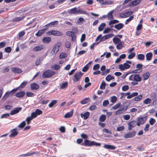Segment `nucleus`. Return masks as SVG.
I'll list each match as a JSON object with an SVG mask.
<instances>
[{"label":"nucleus","instance_id":"f257e3e1","mask_svg":"<svg viewBox=\"0 0 157 157\" xmlns=\"http://www.w3.org/2000/svg\"><path fill=\"white\" fill-rule=\"evenodd\" d=\"M128 79L129 81H132L131 84L134 86L137 85L138 82L141 81L142 78L139 74H135L130 75Z\"/></svg>","mask_w":157,"mask_h":157},{"label":"nucleus","instance_id":"f03ea898","mask_svg":"<svg viewBox=\"0 0 157 157\" xmlns=\"http://www.w3.org/2000/svg\"><path fill=\"white\" fill-rule=\"evenodd\" d=\"M132 62L130 61H126L123 64H121L119 65L118 68L121 71H124L129 69L130 67L129 64H131Z\"/></svg>","mask_w":157,"mask_h":157},{"label":"nucleus","instance_id":"7ed1b4c3","mask_svg":"<svg viewBox=\"0 0 157 157\" xmlns=\"http://www.w3.org/2000/svg\"><path fill=\"white\" fill-rule=\"evenodd\" d=\"M82 145H84L85 146H88L90 147L93 145L95 146H100L101 145V144L100 143H97L95 141H91L87 140H85L84 143L82 144Z\"/></svg>","mask_w":157,"mask_h":157},{"label":"nucleus","instance_id":"20e7f679","mask_svg":"<svg viewBox=\"0 0 157 157\" xmlns=\"http://www.w3.org/2000/svg\"><path fill=\"white\" fill-rule=\"evenodd\" d=\"M55 72L50 70H47L44 72L42 76L44 78H49L53 76Z\"/></svg>","mask_w":157,"mask_h":157},{"label":"nucleus","instance_id":"39448f33","mask_svg":"<svg viewBox=\"0 0 157 157\" xmlns=\"http://www.w3.org/2000/svg\"><path fill=\"white\" fill-rule=\"evenodd\" d=\"M61 44L60 42H58L53 48L51 52V53L52 55L56 54L59 51V47Z\"/></svg>","mask_w":157,"mask_h":157},{"label":"nucleus","instance_id":"423d86ee","mask_svg":"<svg viewBox=\"0 0 157 157\" xmlns=\"http://www.w3.org/2000/svg\"><path fill=\"white\" fill-rule=\"evenodd\" d=\"M47 35H53L54 36H61L63 35V33L59 31L51 30L47 32Z\"/></svg>","mask_w":157,"mask_h":157},{"label":"nucleus","instance_id":"0eeeda50","mask_svg":"<svg viewBox=\"0 0 157 157\" xmlns=\"http://www.w3.org/2000/svg\"><path fill=\"white\" fill-rule=\"evenodd\" d=\"M127 107L125 106H121L117 110L115 113L117 115L121 114L123 113L127 109Z\"/></svg>","mask_w":157,"mask_h":157},{"label":"nucleus","instance_id":"6e6552de","mask_svg":"<svg viewBox=\"0 0 157 157\" xmlns=\"http://www.w3.org/2000/svg\"><path fill=\"white\" fill-rule=\"evenodd\" d=\"M83 74L81 72H79L76 73L74 75L73 80L74 82H77L78 81Z\"/></svg>","mask_w":157,"mask_h":157},{"label":"nucleus","instance_id":"1a4fd4ad","mask_svg":"<svg viewBox=\"0 0 157 157\" xmlns=\"http://www.w3.org/2000/svg\"><path fill=\"white\" fill-rule=\"evenodd\" d=\"M18 88H16L13 89L11 91L7 92L4 95L3 97L2 98V99L4 100H5L6 98L8 97L10 95H12L15 92L18 90Z\"/></svg>","mask_w":157,"mask_h":157},{"label":"nucleus","instance_id":"9d476101","mask_svg":"<svg viewBox=\"0 0 157 157\" xmlns=\"http://www.w3.org/2000/svg\"><path fill=\"white\" fill-rule=\"evenodd\" d=\"M37 116L36 112H34L31 113V116L27 118L26 120V121L27 122V124H29L30 121L34 118L36 117Z\"/></svg>","mask_w":157,"mask_h":157},{"label":"nucleus","instance_id":"9b49d317","mask_svg":"<svg viewBox=\"0 0 157 157\" xmlns=\"http://www.w3.org/2000/svg\"><path fill=\"white\" fill-rule=\"evenodd\" d=\"M45 48L44 45L40 44L34 47L33 49V51L35 52H40Z\"/></svg>","mask_w":157,"mask_h":157},{"label":"nucleus","instance_id":"f8f14e48","mask_svg":"<svg viewBox=\"0 0 157 157\" xmlns=\"http://www.w3.org/2000/svg\"><path fill=\"white\" fill-rule=\"evenodd\" d=\"M66 34L67 36L71 37V40L72 41H75L76 36L74 32L71 31H68L66 32Z\"/></svg>","mask_w":157,"mask_h":157},{"label":"nucleus","instance_id":"ddd939ff","mask_svg":"<svg viewBox=\"0 0 157 157\" xmlns=\"http://www.w3.org/2000/svg\"><path fill=\"white\" fill-rule=\"evenodd\" d=\"M137 122L136 121H132L128 123V129L131 130L132 128H134L136 125Z\"/></svg>","mask_w":157,"mask_h":157},{"label":"nucleus","instance_id":"4468645a","mask_svg":"<svg viewBox=\"0 0 157 157\" xmlns=\"http://www.w3.org/2000/svg\"><path fill=\"white\" fill-rule=\"evenodd\" d=\"M133 13V12L132 11L126 12L122 13L121 15V16L123 18L127 17L132 15Z\"/></svg>","mask_w":157,"mask_h":157},{"label":"nucleus","instance_id":"2eb2a0df","mask_svg":"<svg viewBox=\"0 0 157 157\" xmlns=\"http://www.w3.org/2000/svg\"><path fill=\"white\" fill-rule=\"evenodd\" d=\"M136 133L134 131H132L125 135L124 137L125 138H132L135 136Z\"/></svg>","mask_w":157,"mask_h":157},{"label":"nucleus","instance_id":"dca6fc26","mask_svg":"<svg viewBox=\"0 0 157 157\" xmlns=\"http://www.w3.org/2000/svg\"><path fill=\"white\" fill-rule=\"evenodd\" d=\"M78 9L76 8H74L67 10L68 13L71 14H78Z\"/></svg>","mask_w":157,"mask_h":157},{"label":"nucleus","instance_id":"f3484780","mask_svg":"<svg viewBox=\"0 0 157 157\" xmlns=\"http://www.w3.org/2000/svg\"><path fill=\"white\" fill-rule=\"evenodd\" d=\"M141 1V0H134L129 3V6H136L138 5L140 2Z\"/></svg>","mask_w":157,"mask_h":157},{"label":"nucleus","instance_id":"a211bd4d","mask_svg":"<svg viewBox=\"0 0 157 157\" xmlns=\"http://www.w3.org/2000/svg\"><path fill=\"white\" fill-rule=\"evenodd\" d=\"M18 134L17 131L16 129H14L12 130L11 131V133L9 136L10 137H12L17 136Z\"/></svg>","mask_w":157,"mask_h":157},{"label":"nucleus","instance_id":"6ab92c4d","mask_svg":"<svg viewBox=\"0 0 157 157\" xmlns=\"http://www.w3.org/2000/svg\"><path fill=\"white\" fill-rule=\"evenodd\" d=\"M58 24V21H55L51 22L45 25V26H50V27H53L56 25Z\"/></svg>","mask_w":157,"mask_h":157},{"label":"nucleus","instance_id":"aec40b11","mask_svg":"<svg viewBox=\"0 0 157 157\" xmlns=\"http://www.w3.org/2000/svg\"><path fill=\"white\" fill-rule=\"evenodd\" d=\"M103 147L108 149L110 150H113L116 148L114 146L107 144H105L103 146Z\"/></svg>","mask_w":157,"mask_h":157},{"label":"nucleus","instance_id":"412c9836","mask_svg":"<svg viewBox=\"0 0 157 157\" xmlns=\"http://www.w3.org/2000/svg\"><path fill=\"white\" fill-rule=\"evenodd\" d=\"M90 113L88 112H86L85 113H82L81 114V117L82 118H83L84 120L87 119L90 116Z\"/></svg>","mask_w":157,"mask_h":157},{"label":"nucleus","instance_id":"4be33fe9","mask_svg":"<svg viewBox=\"0 0 157 157\" xmlns=\"http://www.w3.org/2000/svg\"><path fill=\"white\" fill-rule=\"evenodd\" d=\"M51 38L49 37H44L42 39V42L45 44L49 43L51 41Z\"/></svg>","mask_w":157,"mask_h":157},{"label":"nucleus","instance_id":"5701e85b","mask_svg":"<svg viewBox=\"0 0 157 157\" xmlns=\"http://www.w3.org/2000/svg\"><path fill=\"white\" fill-rule=\"evenodd\" d=\"M124 47V43L122 41L118 43L116 45V48L117 49L120 50Z\"/></svg>","mask_w":157,"mask_h":157},{"label":"nucleus","instance_id":"b1692460","mask_svg":"<svg viewBox=\"0 0 157 157\" xmlns=\"http://www.w3.org/2000/svg\"><path fill=\"white\" fill-rule=\"evenodd\" d=\"M113 43L115 44H118L121 41L120 39L117 38V36H115L113 38Z\"/></svg>","mask_w":157,"mask_h":157},{"label":"nucleus","instance_id":"393cba45","mask_svg":"<svg viewBox=\"0 0 157 157\" xmlns=\"http://www.w3.org/2000/svg\"><path fill=\"white\" fill-rule=\"evenodd\" d=\"M30 87L32 90H37L39 88V86L36 83H33L31 84Z\"/></svg>","mask_w":157,"mask_h":157},{"label":"nucleus","instance_id":"a878e982","mask_svg":"<svg viewBox=\"0 0 157 157\" xmlns=\"http://www.w3.org/2000/svg\"><path fill=\"white\" fill-rule=\"evenodd\" d=\"M78 14H87L88 15V13L86 11L83 9H78Z\"/></svg>","mask_w":157,"mask_h":157},{"label":"nucleus","instance_id":"bb28decb","mask_svg":"<svg viewBox=\"0 0 157 157\" xmlns=\"http://www.w3.org/2000/svg\"><path fill=\"white\" fill-rule=\"evenodd\" d=\"M124 25L122 23H119L118 24L115 25L114 26V28L117 30H120L123 28Z\"/></svg>","mask_w":157,"mask_h":157},{"label":"nucleus","instance_id":"cd10ccee","mask_svg":"<svg viewBox=\"0 0 157 157\" xmlns=\"http://www.w3.org/2000/svg\"><path fill=\"white\" fill-rule=\"evenodd\" d=\"M150 74L149 72H147L144 73L142 76L145 80H147L150 76Z\"/></svg>","mask_w":157,"mask_h":157},{"label":"nucleus","instance_id":"c85d7f7f","mask_svg":"<svg viewBox=\"0 0 157 157\" xmlns=\"http://www.w3.org/2000/svg\"><path fill=\"white\" fill-rule=\"evenodd\" d=\"M146 60L147 61H150L151 59L152 54L151 52L148 53L146 54Z\"/></svg>","mask_w":157,"mask_h":157},{"label":"nucleus","instance_id":"c756f323","mask_svg":"<svg viewBox=\"0 0 157 157\" xmlns=\"http://www.w3.org/2000/svg\"><path fill=\"white\" fill-rule=\"evenodd\" d=\"M19 110H20V107L17 108L15 109H14V110L11 111L10 112V114L11 115H14V114H16L17 113H18Z\"/></svg>","mask_w":157,"mask_h":157},{"label":"nucleus","instance_id":"7c9ffc66","mask_svg":"<svg viewBox=\"0 0 157 157\" xmlns=\"http://www.w3.org/2000/svg\"><path fill=\"white\" fill-rule=\"evenodd\" d=\"M113 10L111 11L107 14V17L109 20L112 19L113 18Z\"/></svg>","mask_w":157,"mask_h":157},{"label":"nucleus","instance_id":"2f4dec72","mask_svg":"<svg viewBox=\"0 0 157 157\" xmlns=\"http://www.w3.org/2000/svg\"><path fill=\"white\" fill-rule=\"evenodd\" d=\"M68 86V82H66L62 83L61 85L60 86V87L59 89H64L66 88Z\"/></svg>","mask_w":157,"mask_h":157},{"label":"nucleus","instance_id":"473e14b6","mask_svg":"<svg viewBox=\"0 0 157 157\" xmlns=\"http://www.w3.org/2000/svg\"><path fill=\"white\" fill-rule=\"evenodd\" d=\"M150 97L151 100L157 99V95H156V93L154 92L151 93L150 94Z\"/></svg>","mask_w":157,"mask_h":157},{"label":"nucleus","instance_id":"72a5a7b5","mask_svg":"<svg viewBox=\"0 0 157 157\" xmlns=\"http://www.w3.org/2000/svg\"><path fill=\"white\" fill-rule=\"evenodd\" d=\"M119 21L117 20H112L109 22V25L111 26V27H113V26L111 25L117 23Z\"/></svg>","mask_w":157,"mask_h":157},{"label":"nucleus","instance_id":"f704fd0d","mask_svg":"<svg viewBox=\"0 0 157 157\" xmlns=\"http://www.w3.org/2000/svg\"><path fill=\"white\" fill-rule=\"evenodd\" d=\"M90 101V99L89 98H86L83 100H82L80 101V103L82 104H85L88 103Z\"/></svg>","mask_w":157,"mask_h":157},{"label":"nucleus","instance_id":"c9c22d12","mask_svg":"<svg viewBox=\"0 0 157 157\" xmlns=\"http://www.w3.org/2000/svg\"><path fill=\"white\" fill-rule=\"evenodd\" d=\"M145 118L144 117H140L138 118V121L141 124H143L145 122Z\"/></svg>","mask_w":157,"mask_h":157},{"label":"nucleus","instance_id":"e433bc0d","mask_svg":"<svg viewBox=\"0 0 157 157\" xmlns=\"http://www.w3.org/2000/svg\"><path fill=\"white\" fill-rule=\"evenodd\" d=\"M105 23H101L98 28V31H102L104 29V27L105 26Z\"/></svg>","mask_w":157,"mask_h":157},{"label":"nucleus","instance_id":"4c0bfd02","mask_svg":"<svg viewBox=\"0 0 157 157\" xmlns=\"http://www.w3.org/2000/svg\"><path fill=\"white\" fill-rule=\"evenodd\" d=\"M114 77L110 75H108L105 78V80L108 82H109L111 80L113 79Z\"/></svg>","mask_w":157,"mask_h":157},{"label":"nucleus","instance_id":"58836bf2","mask_svg":"<svg viewBox=\"0 0 157 157\" xmlns=\"http://www.w3.org/2000/svg\"><path fill=\"white\" fill-rule=\"evenodd\" d=\"M137 59L139 60H143L144 59L145 56L143 54H139L137 56Z\"/></svg>","mask_w":157,"mask_h":157},{"label":"nucleus","instance_id":"ea45409f","mask_svg":"<svg viewBox=\"0 0 157 157\" xmlns=\"http://www.w3.org/2000/svg\"><path fill=\"white\" fill-rule=\"evenodd\" d=\"M51 68L54 70H58L60 69V66L59 64H55L51 66Z\"/></svg>","mask_w":157,"mask_h":157},{"label":"nucleus","instance_id":"a19ab883","mask_svg":"<svg viewBox=\"0 0 157 157\" xmlns=\"http://www.w3.org/2000/svg\"><path fill=\"white\" fill-rule=\"evenodd\" d=\"M43 58L42 57L40 58L36 59V65L38 66L40 65L43 60Z\"/></svg>","mask_w":157,"mask_h":157},{"label":"nucleus","instance_id":"79ce46f5","mask_svg":"<svg viewBox=\"0 0 157 157\" xmlns=\"http://www.w3.org/2000/svg\"><path fill=\"white\" fill-rule=\"evenodd\" d=\"M151 100L150 98H147L145 99L143 101V103L146 105L150 104L151 102Z\"/></svg>","mask_w":157,"mask_h":157},{"label":"nucleus","instance_id":"37998d69","mask_svg":"<svg viewBox=\"0 0 157 157\" xmlns=\"http://www.w3.org/2000/svg\"><path fill=\"white\" fill-rule=\"evenodd\" d=\"M57 102V100H53L49 104L48 107L49 108H51Z\"/></svg>","mask_w":157,"mask_h":157},{"label":"nucleus","instance_id":"c03bdc74","mask_svg":"<svg viewBox=\"0 0 157 157\" xmlns=\"http://www.w3.org/2000/svg\"><path fill=\"white\" fill-rule=\"evenodd\" d=\"M121 106V103H118L112 107V109L114 110H116L119 108Z\"/></svg>","mask_w":157,"mask_h":157},{"label":"nucleus","instance_id":"a18cd8bd","mask_svg":"<svg viewBox=\"0 0 157 157\" xmlns=\"http://www.w3.org/2000/svg\"><path fill=\"white\" fill-rule=\"evenodd\" d=\"M73 115V113L72 112H70L66 113L64 116V117L65 118H69L71 117Z\"/></svg>","mask_w":157,"mask_h":157},{"label":"nucleus","instance_id":"49530a36","mask_svg":"<svg viewBox=\"0 0 157 157\" xmlns=\"http://www.w3.org/2000/svg\"><path fill=\"white\" fill-rule=\"evenodd\" d=\"M106 119V116L105 115H101L99 117V120L101 122H104Z\"/></svg>","mask_w":157,"mask_h":157},{"label":"nucleus","instance_id":"de8ad7c7","mask_svg":"<svg viewBox=\"0 0 157 157\" xmlns=\"http://www.w3.org/2000/svg\"><path fill=\"white\" fill-rule=\"evenodd\" d=\"M136 56V53L135 52H132L130 53L128 56V58L129 59H132L133 58Z\"/></svg>","mask_w":157,"mask_h":157},{"label":"nucleus","instance_id":"09e8293b","mask_svg":"<svg viewBox=\"0 0 157 157\" xmlns=\"http://www.w3.org/2000/svg\"><path fill=\"white\" fill-rule=\"evenodd\" d=\"M106 85V84L105 82L104 81H102L100 86V89L102 90L104 89L105 88Z\"/></svg>","mask_w":157,"mask_h":157},{"label":"nucleus","instance_id":"8fccbe9b","mask_svg":"<svg viewBox=\"0 0 157 157\" xmlns=\"http://www.w3.org/2000/svg\"><path fill=\"white\" fill-rule=\"evenodd\" d=\"M44 33L42 29L39 30L37 33L36 34V36H41Z\"/></svg>","mask_w":157,"mask_h":157},{"label":"nucleus","instance_id":"3c124183","mask_svg":"<svg viewBox=\"0 0 157 157\" xmlns=\"http://www.w3.org/2000/svg\"><path fill=\"white\" fill-rule=\"evenodd\" d=\"M134 18V15L131 16L128 19L126 20L125 23L127 25Z\"/></svg>","mask_w":157,"mask_h":157},{"label":"nucleus","instance_id":"603ef678","mask_svg":"<svg viewBox=\"0 0 157 157\" xmlns=\"http://www.w3.org/2000/svg\"><path fill=\"white\" fill-rule=\"evenodd\" d=\"M142 98V95H139L136 97L134 98V100L135 101H139L141 100Z\"/></svg>","mask_w":157,"mask_h":157},{"label":"nucleus","instance_id":"864d4df0","mask_svg":"<svg viewBox=\"0 0 157 157\" xmlns=\"http://www.w3.org/2000/svg\"><path fill=\"white\" fill-rule=\"evenodd\" d=\"M12 71L14 72L19 73L20 72V69L16 67H12L11 68Z\"/></svg>","mask_w":157,"mask_h":157},{"label":"nucleus","instance_id":"5fc2aeb1","mask_svg":"<svg viewBox=\"0 0 157 157\" xmlns=\"http://www.w3.org/2000/svg\"><path fill=\"white\" fill-rule=\"evenodd\" d=\"M124 129V127L123 126H121L118 127L117 129V131H123Z\"/></svg>","mask_w":157,"mask_h":157},{"label":"nucleus","instance_id":"6e6d98bb","mask_svg":"<svg viewBox=\"0 0 157 157\" xmlns=\"http://www.w3.org/2000/svg\"><path fill=\"white\" fill-rule=\"evenodd\" d=\"M11 48L10 47H8L4 49V51L5 52L7 53H10L11 51Z\"/></svg>","mask_w":157,"mask_h":157},{"label":"nucleus","instance_id":"4d7b16f0","mask_svg":"<svg viewBox=\"0 0 157 157\" xmlns=\"http://www.w3.org/2000/svg\"><path fill=\"white\" fill-rule=\"evenodd\" d=\"M156 121L155 119L153 118H151L150 119L149 121V122L150 124L152 125H153L155 122Z\"/></svg>","mask_w":157,"mask_h":157},{"label":"nucleus","instance_id":"13d9d810","mask_svg":"<svg viewBox=\"0 0 157 157\" xmlns=\"http://www.w3.org/2000/svg\"><path fill=\"white\" fill-rule=\"evenodd\" d=\"M67 56V55L66 53L62 52L59 55V58L60 59H62L66 57Z\"/></svg>","mask_w":157,"mask_h":157},{"label":"nucleus","instance_id":"bf43d9fd","mask_svg":"<svg viewBox=\"0 0 157 157\" xmlns=\"http://www.w3.org/2000/svg\"><path fill=\"white\" fill-rule=\"evenodd\" d=\"M117 100V97L115 96H113L111 97V101L112 102L114 103Z\"/></svg>","mask_w":157,"mask_h":157},{"label":"nucleus","instance_id":"052dcab7","mask_svg":"<svg viewBox=\"0 0 157 157\" xmlns=\"http://www.w3.org/2000/svg\"><path fill=\"white\" fill-rule=\"evenodd\" d=\"M129 89V87L127 85H125L123 86L122 87V89L123 91H126L127 90Z\"/></svg>","mask_w":157,"mask_h":157},{"label":"nucleus","instance_id":"680f3d73","mask_svg":"<svg viewBox=\"0 0 157 157\" xmlns=\"http://www.w3.org/2000/svg\"><path fill=\"white\" fill-rule=\"evenodd\" d=\"M100 67V65L98 64L94 65L93 67V69L94 70H98Z\"/></svg>","mask_w":157,"mask_h":157},{"label":"nucleus","instance_id":"e2e57ef3","mask_svg":"<svg viewBox=\"0 0 157 157\" xmlns=\"http://www.w3.org/2000/svg\"><path fill=\"white\" fill-rule=\"evenodd\" d=\"M34 153H33V152H32V153L28 152V153H27L25 154H24V155H20V156H21L22 157H23L24 156H29L32 155H33Z\"/></svg>","mask_w":157,"mask_h":157},{"label":"nucleus","instance_id":"0e129e2a","mask_svg":"<svg viewBox=\"0 0 157 157\" xmlns=\"http://www.w3.org/2000/svg\"><path fill=\"white\" fill-rule=\"evenodd\" d=\"M123 117L125 120H128L130 119V116L128 114L125 115H123Z\"/></svg>","mask_w":157,"mask_h":157},{"label":"nucleus","instance_id":"69168bd1","mask_svg":"<svg viewBox=\"0 0 157 157\" xmlns=\"http://www.w3.org/2000/svg\"><path fill=\"white\" fill-rule=\"evenodd\" d=\"M142 28V24L140 23L137 26L136 28V30L137 31H138L139 30H140Z\"/></svg>","mask_w":157,"mask_h":157},{"label":"nucleus","instance_id":"338daca9","mask_svg":"<svg viewBox=\"0 0 157 157\" xmlns=\"http://www.w3.org/2000/svg\"><path fill=\"white\" fill-rule=\"evenodd\" d=\"M109 104V101L108 100H105L103 101L102 105L103 106L105 107L106 106L108 105Z\"/></svg>","mask_w":157,"mask_h":157},{"label":"nucleus","instance_id":"774afa93","mask_svg":"<svg viewBox=\"0 0 157 157\" xmlns=\"http://www.w3.org/2000/svg\"><path fill=\"white\" fill-rule=\"evenodd\" d=\"M90 66H87V65L85 66L82 69V71L84 72H85L87 71L88 69H89Z\"/></svg>","mask_w":157,"mask_h":157}]
</instances>
